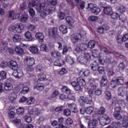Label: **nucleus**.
<instances>
[{
    "mask_svg": "<svg viewBox=\"0 0 128 128\" xmlns=\"http://www.w3.org/2000/svg\"><path fill=\"white\" fill-rule=\"evenodd\" d=\"M82 38V36L80 33H77L74 36H71V40L72 42H76V40H81Z\"/></svg>",
    "mask_w": 128,
    "mask_h": 128,
    "instance_id": "aec40b11",
    "label": "nucleus"
},
{
    "mask_svg": "<svg viewBox=\"0 0 128 128\" xmlns=\"http://www.w3.org/2000/svg\"><path fill=\"white\" fill-rule=\"evenodd\" d=\"M99 48L100 50H102V52H104L106 54H114L115 56H117L118 58V56H120V58H124V60H126V58L124 56L122 55H120L119 53H118L116 52H110L106 48H105L104 47V46L102 45L99 46Z\"/></svg>",
    "mask_w": 128,
    "mask_h": 128,
    "instance_id": "0eeeda50",
    "label": "nucleus"
},
{
    "mask_svg": "<svg viewBox=\"0 0 128 128\" xmlns=\"http://www.w3.org/2000/svg\"><path fill=\"white\" fill-rule=\"evenodd\" d=\"M90 66L92 70L94 71L96 70L98 68V64L96 61L92 62Z\"/></svg>",
    "mask_w": 128,
    "mask_h": 128,
    "instance_id": "58836bf2",
    "label": "nucleus"
},
{
    "mask_svg": "<svg viewBox=\"0 0 128 128\" xmlns=\"http://www.w3.org/2000/svg\"><path fill=\"white\" fill-rule=\"evenodd\" d=\"M77 82L76 81L71 82L70 84L73 86L75 90H80L82 88L86 86V80L82 78H76Z\"/></svg>",
    "mask_w": 128,
    "mask_h": 128,
    "instance_id": "f03ea898",
    "label": "nucleus"
},
{
    "mask_svg": "<svg viewBox=\"0 0 128 128\" xmlns=\"http://www.w3.org/2000/svg\"><path fill=\"white\" fill-rule=\"evenodd\" d=\"M112 104H118L119 106H123V108H124L126 106V102H124V100H120L118 101H112Z\"/></svg>",
    "mask_w": 128,
    "mask_h": 128,
    "instance_id": "c03bdc74",
    "label": "nucleus"
},
{
    "mask_svg": "<svg viewBox=\"0 0 128 128\" xmlns=\"http://www.w3.org/2000/svg\"><path fill=\"white\" fill-rule=\"evenodd\" d=\"M98 122L96 120H90L88 124V128H96L98 126Z\"/></svg>",
    "mask_w": 128,
    "mask_h": 128,
    "instance_id": "dca6fc26",
    "label": "nucleus"
},
{
    "mask_svg": "<svg viewBox=\"0 0 128 128\" xmlns=\"http://www.w3.org/2000/svg\"><path fill=\"white\" fill-rule=\"evenodd\" d=\"M115 80H116V84L118 86H122L124 84V76H120L116 78Z\"/></svg>",
    "mask_w": 128,
    "mask_h": 128,
    "instance_id": "412c9836",
    "label": "nucleus"
},
{
    "mask_svg": "<svg viewBox=\"0 0 128 128\" xmlns=\"http://www.w3.org/2000/svg\"><path fill=\"white\" fill-rule=\"evenodd\" d=\"M59 30H60V32L63 34H64L68 32V28H66V26L64 25H60L59 27Z\"/></svg>",
    "mask_w": 128,
    "mask_h": 128,
    "instance_id": "72a5a7b5",
    "label": "nucleus"
},
{
    "mask_svg": "<svg viewBox=\"0 0 128 128\" xmlns=\"http://www.w3.org/2000/svg\"><path fill=\"white\" fill-rule=\"evenodd\" d=\"M90 70L86 68L82 69L80 72V76L83 78H84V76H88L90 75Z\"/></svg>",
    "mask_w": 128,
    "mask_h": 128,
    "instance_id": "5701e85b",
    "label": "nucleus"
},
{
    "mask_svg": "<svg viewBox=\"0 0 128 128\" xmlns=\"http://www.w3.org/2000/svg\"><path fill=\"white\" fill-rule=\"evenodd\" d=\"M30 114H32L34 116H38L40 114V110L38 108L30 111Z\"/></svg>",
    "mask_w": 128,
    "mask_h": 128,
    "instance_id": "393cba45",
    "label": "nucleus"
},
{
    "mask_svg": "<svg viewBox=\"0 0 128 128\" xmlns=\"http://www.w3.org/2000/svg\"><path fill=\"white\" fill-rule=\"evenodd\" d=\"M117 40L118 42H126L128 40V34H126L123 35L122 36V39L120 38V37L118 36L117 38Z\"/></svg>",
    "mask_w": 128,
    "mask_h": 128,
    "instance_id": "bb28decb",
    "label": "nucleus"
},
{
    "mask_svg": "<svg viewBox=\"0 0 128 128\" xmlns=\"http://www.w3.org/2000/svg\"><path fill=\"white\" fill-rule=\"evenodd\" d=\"M9 67L10 68H12V70H16V69L18 68V65L16 62L14 60H11L9 62Z\"/></svg>",
    "mask_w": 128,
    "mask_h": 128,
    "instance_id": "6ab92c4d",
    "label": "nucleus"
},
{
    "mask_svg": "<svg viewBox=\"0 0 128 128\" xmlns=\"http://www.w3.org/2000/svg\"><path fill=\"white\" fill-rule=\"evenodd\" d=\"M24 36L27 42H34V38L32 32H30V31L26 32L24 34Z\"/></svg>",
    "mask_w": 128,
    "mask_h": 128,
    "instance_id": "f8f14e48",
    "label": "nucleus"
},
{
    "mask_svg": "<svg viewBox=\"0 0 128 128\" xmlns=\"http://www.w3.org/2000/svg\"><path fill=\"white\" fill-rule=\"evenodd\" d=\"M87 46L89 48H94L96 46V42L94 40H90Z\"/></svg>",
    "mask_w": 128,
    "mask_h": 128,
    "instance_id": "49530a36",
    "label": "nucleus"
},
{
    "mask_svg": "<svg viewBox=\"0 0 128 128\" xmlns=\"http://www.w3.org/2000/svg\"><path fill=\"white\" fill-rule=\"evenodd\" d=\"M78 102L80 106H84V104H92V97L90 96H88L86 97L84 96H80L78 100Z\"/></svg>",
    "mask_w": 128,
    "mask_h": 128,
    "instance_id": "39448f33",
    "label": "nucleus"
},
{
    "mask_svg": "<svg viewBox=\"0 0 128 128\" xmlns=\"http://www.w3.org/2000/svg\"><path fill=\"white\" fill-rule=\"evenodd\" d=\"M92 12L94 14H98L100 12V8L95 6Z\"/></svg>",
    "mask_w": 128,
    "mask_h": 128,
    "instance_id": "3c124183",
    "label": "nucleus"
},
{
    "mask_svg": "<svg viewBox=\"0 0 128 128\" xmlns=\"http://www.w3.org/2000/svg\"><path fill=\"white\" fill-rule=\"evenodd\" d=\"M13 42H20L22 40V36L18 34H15L12 37Z\"/></svg>",
    "mask_w": 128,
    "mask_h": 128,
    "instance_id": "b1692460",
    "label": "nucleus"
},
{
    "mask_svg": "<svg viewBox=\"0 0 128 128\" xmlns=\"http://www.w3.org/2000/svg\"><path fill=\"white\" fill-rule=\"evenodd\" d=\"M9 30H14L17 34H22L24 30V25L22 23H17L15 26L12 25L10 26Z\"/></svg>",
    "mask_w": 128,
    "mask_h": 128,
    "instance_id": "423d86ee",
    "label": "nucleus"
},
{
    "mask_svg": "<svg viewBox=\"0 0 128 128\" xmlns=\"http://www.w3.org/2000/svg\"><path fill=\"white\" fill-rule=\"evenodd\" d=\"M51 56L53 58H60V53L57 50H52L51 52Z\"/></svg>",
    "mask_w": 128,
    "mask_h": 128,
    "instance_id": "37998d69",
    "label": "nucleus"
},
{
    "mask_svg": "<svg viewBox=\"0 0 128 128\" xmlns=\"http://www.w3.org/2000/svg\"><path fill=\"white\" fill-rule=\"evenodd\" d=\"M100 124L101 126H104L110 123L106 122V120H104V118H100Z\"/></svg>",
    "mask_w": 128,
    "mask_h": 128,
    "instance_id": "5fc2aeb1",
    "label": "nucleus"
},
{
    "mask_svg": "<svg viewBox=\"0 0 128 128\" xmlns=\"http://www.w3.org/2000/svg\"><path fill=\"white\" fill-rule=\"evenodd\" d=\"M92 56L93 58H96L102 56H100V52L97 49L92 50Z\"/></svg>",
    "mask_w": 128,
    "mask_h": 128,
    "instance_id": "2f4dec72",
    "label": "nucleus"
},
{
    "mask_svg": "<svg viewBox=\"0 0 128 128\" xmlns=\"http://www.w3.org/2000/svg\"><path fill=\"white\" fill-rule=\"evenodd\" d=\"M13 76L16 78H20L24 76V72L20 70H14L13 72Z\"/></svg>",
    "mask_w": 128,
    "mask_h": 128,
    "instance_id": "ddd939ff",
    "label": "nucleus"
},
{
    "mask_svg": "<svg viewBox=\"0 0 128 128\" xmlns=\"http://www.w3.org/2000/svg\"><path fill=\"white\" fill-rule=\"evenodd\" d=\"M104 96L108 100H110L112 98V93L110 91L105 92Z\"/></svg>",
    "mask_w": 128,
    "mask_h": 128,
    "instance_id": "603ef678",
    "label": "nucleus"
},
{
    "mask_svg": "<svg viewBox=\"0 0 128 128\" xmlns=\"http://www.w3.org/2000/svg\"><path fill=\"white\" fill-rule=\"evenodd\" d=\"M24 62L25 64L30 66H33L36 62L34 58L31 57H27Z\"/></svg>",
    "mask_w": 128,
    "mask_h": 128,
    "instance_id": "9d476101",
    "label": "nucleus"
},
{
    "mask_svg": "<svg viewBox=\"0 0 128 128\" xmlns=\"http://www.w3.org/2000/svg\"><path fill=\"white\" fill-rule=\"evenodd\" d=\"M126 68V65L122 62H120L118 66L119 70H122Z\"/></svg>",
    "mask_w": 128,
    "mask_h": 128,
    "instance_id": "774afa93",
    "label": "nucleus"
},
{
    "mask_svg": "<svg viewBox=\"0 0 128 128\" xmlns=\"http://www.w3.org/2000/svg\"><path fill=\"white\" fill-rule=\"evenodd\" d=\"M120 108L116 107L115 108L114 112L113 114L114 118L116 120H122V124H120V126H122L126 125L128 121V116H124L122 117V115L120 114ZM126 122L127 123L126 124Z\"/></svg>",
    "mask_w": 128,
    "mask_h": 128,
    "instance_id": "7ed1b4c3",
    "label": "nucleus"
},
{
    "mask_svg": "<svg viewBox=\"0 0 128 128\" xmlns=\"http://www.w3.org/2000/svg\"><path fill=\"white\" fill-rule=\"evenodd\" d=\"M27 28L29 30H36V26L32 24H28V26H27Z\"/></svg>",
    "mask_w": 128,
    "mask_h": 128,
    "instance_id": "0e129e2a",
    "label": "nucleus"
},
{
    "mask_svg": "<svg viewBox=\"0 0 128 128\" xmlns=\"http://www.w3.org/2000/svg\"><path fill=\"white\" fill-rule=\"evenodd\" d=\"M14 90V85L12 83L6 82L5 83L4 86V90L6 92H8L10 90Z\"/></svg>",
    "mask_w": 128,
    "mask_h": 128,
    "instance_id": "a211bd4d",
    "label": "nucleus"
},
{
    "mask_svg": "<svg viewBox=\"0 0 128 128\" xmlns=\"http://www.w3.org/2000/svg\"><path fill=\"white\" fill-rule=\"evenodd\" d=\"M35 102L36 99L34 97H30L27 99L26 104L28 106H30V104H34Z\"/></svg>",
    "mask_w": 128,
    "mask_h": 128,
    "instance_id": "ea45409f",
    "label": "nucleus"
},
{
    "mask_svg": "<svg viewBox=\"0 0 128 128\" xmlns=\"http://www.w3.org/2000/svg\"><path fill=\"white\" fill-rule=\"evenodd\" d=\"M110 16L112 20H118V18H120V14L118 13H113L112 12V14Z\"/></svg>",
    "mask_w": 128,
    "mask_h": 128,
    "instance_id": "864d4df0",
    "label": "nucleus"
},
{
    "mask_svg": "<svg viewBox=\"0 0 128 128\" xmlns=\"http://www.w3.org/2000/svg\"><path fill=\"white\" fill-rule=\"evenodd\" d=\"M66 21L67 22V24H68L69 27L70 28H74V26L75 21L74 20V18H72V16H68L66 17Z\"/></svg>",
    "mask_w": 128,
    "mask_h": 128,
    "instance_id": "9b49d317",
    "label": "nucleus"
},
{
    "mask_svg": "<svg viewBox=\"0 0 128 128\" xmlns=\"http://www.w3.org/2000/svg\"><path fill=\"white\" fill-rule=\"evenodd\" d=\"M35 38L38 40L40 42H44V36L42 33L40 32H36L35 34Z\"/></svg>",
    "mask_w": 128,
    "mask_h": 128,
    "instance_id": "f3484780",
    "label": "nucleus"
},
{
    "mask_svg": "<svg viewBox=\"0 0 128 128\" xmlns=\"http://www.w3.org/2000/svg\"><path fill=\"white\" fill-rule=\"evenodd\" d=\"M64 64V60L62 58L57 60L54 62V66H62Z\"/></svg>",
    "mask_w": 128,
    "mask_h": 128,
    "instance_id": "cd10ccee",
    "label": "nucleus"
},
{
    "mask_svg": "<svg viewBox=\"0 0 128 128\" xmlns=\"http://www.w3.org/2000/svg\"><path fill=\"white\" fill-rule=\"evenodd\" d=\"M58 18L60 20H64L66 17V14L62 12H60L58 14Z\"/></svg>",
    "mask_w": 128,
    "mask_h": 128,
    "instance_id": "4d7b16f0",
    "label": "nucleus"
},
{
    "mask_svg": "<svg viewBox=\"0 0 128 128\" xmlns=\"http://www.w3.org/2000/svg\"><path fill=\"white\" fill-rule=\"evenodd\" d=\"M80 47L81 48V50L82 52V50H88V44H80Z\"/></svg>",
    "mask_w": 128,
    "mask_h": 128,
    "instance_id": "052dcab7",
    "label": "nucleus"
},
{
    "mask_svg": "<svg viewBox=\"0 0 128 128\" xmlns=\"http://www.w3.org/2000/svg\"><path fill=\"white\" fill-rule=\"evenodd\" d=\"M58 33V28H52L49 32V34L50 36H58V34H56Z\"/></svg>",
    "mask_w": 128,
    "mask_h": 128,
    "instance_id": "c756f323",
    "label": "nucleus"
},
{
    "mask_svg": "<svg viewBox=\"0 0 128 128\" xmlns=\"http://www.w3.org/2000/svg\"><path fill=\"white\" fill-rule=\"evenodd\" d=\"M94 109L92 106H88L86 110V112L87 114H90L94 112Z\"/></svg>",
    "mask_w": 128,
    "mask_h": 128,
    "instance_id": "a18cd8bd",
    "label": "nucleus"
},
{
    "mask_svg": "<svg viewBox=\"0 0 128 128\" xmlns=\"http://www.w3.org/2000/svg\"><path fill=\"white\" fill-rule=\"evenodd\" d=\"M108 84V77L106 75H104L101 78L100 82V84L101 86H106Z\"/></svg>",
    "mask_w": 128,
    "mask_h": 128,
    "instance_id": "2eb2a0df",
    "label": "nucleus"
},
{
    "mask_svg": "<svg viewBox=\"0 0 128 128\" xmlns=\"http://www.w3.org/2000/svg\"><path fill=\"white\" fill-rule=\"evenodd\" d=\"M67 2L69 4L68 6L69 10H74V3L70 0H68Z\"/></svg>",
    "mask_w": 128,
    "mask_h": 128,
    "instance_id": "13d9d810",
    "label": "nucleus"
},
{
    "mask_svg": "<svg viewBox=\"0 0 128 128\" xmlns=\"http://www.w3.org/2000/svg\"><path fill=\"white\" fill-rule=\"evenodd\" d=\"M128 89L124 86H120L118 89V94L120 96H124L126 94Z\"/></svg>",
    "mask_w": 128,
    "mask_h": 128,
    "instance_id": "4468645a",
    "label": "nucleus"
},
{
    "mask_svg": "<svg viewBox=\"0 0 128 128\" xmlns=\"http://www.w3.org/2000/svg\"><path fill=\"white\" fill-rule=\"evenodd\" d=\"M30 90V88L28 86H24L22 88V90L21 91V93L23 94H28V91Z\"/></svg>",
    "mask_w": 128,
    "mask_h": 128,
    "instance_id": "8fccbe9b",
    "label": "nucleus"
},
{
    "mask_svg": "<svg viewBox=\"0 0 128 128\" xmlns=\"http://www.w3.org/2000/svg\"><path fill=\"white\" fill-rule=\"evenodd\" d=\"M28 20V16L26 14H22L20 18V22H24V23L26 22Z\"/></svg>",
    "mask_w": 128,
    "mask_h": 128,
    "instance_id": "473e14b6",
    "label": "nucleus"
},
{
    "mask_svg": "<svg viewBox=\"0 0 128 128\" xmlns=\"http://www.w3.org/2000/svg\"><path fill=\"white\" fill-rule=\"evenodd\" d=\"M24 112V108L22 107H20L16 110L17 114H22Z\"/></svg>",
    "mask_w": 128,
    "mask_h": 128,
    "instance_id": "6e6d98bb",
    "label": "nucleus"
},
{
    "mask_svg": "<svg viewBox=\"0 0 128 128\" xmlns=\"http://www.w3.org/2000/svg\"><path fill=\"white\" fill-rule=\"evenodd\" d=\"M68 107L72 112H78V108H76V104H68Z\"/></svg>",
    "mask_w": 128,
    "mask_h": 128,
    "instance_id": "a878e982",
    "label": "nucleus"
},
{
    "mask_svg": "<svg viewBox=\"0 0 128 128\" xmlns=\"http://www.w3.org/2000/svg\"><path fill=\"white\" fill-rule=\"evenodd\" d=\"M116 80H112V81L110 82V86L113 88H116Z\"/></svg>",
    "mask_w": 128,
    "mask_h": 128,
    "instance_id": "bf43d9fd",
    "label": "nucleus"
},
{
    "mask_svg": "<svg viewBox=\"0 0 128 128\" xmlns=\"http://www.w3.org/2000/svg\"><path fill=\"white\" fill-rule=\"evenodd\" d=\"M14 51L17 54H18V56H22V54H24V50L20 46H16L14 49Z\"/></svg>",
    "mask_w": 128,
    "mask_h": 128,
    "instance_id": "7c9ffc66",
    "label": "nucleus"
},
{
    "mask_svg": "<svg viewBox=\"0 0 128 128\" xmlns=\"http://www.w3.org/2000/svg\"><path fill=\"white\" fill-rule=\"evenodd\" d=\"M72 51V48L69 46H64L62 52V54H66L68 52H71Z\"/></svg>",
    "mask_w": 128,
    "mask_h": 128,
    "instance_id": "a19ab883",
    "label": "nucleus"
},
{
    "mask_svg": "<svg viewBox=\"0 0 128 128\" xmlns=\"http://www.w3.org/2000/svg\"><path fill=\"white\" fill-rule=\"evenodd\" d=\"M0 76L2 80L6 78V71H2L0 73Z\"/></svg>",
    "mask_w": 128,
    "mask_h": 128,
    "instance_id": "680f3d73",
    "label": "nucleus"
},
{
    "mask_svg": "<svg viewBox=\"0 0 128 128\" xmlns=\"http://www.w3.org/2000/svg\"><path fill=\"white\" fill-rule=\"evenodd\" d=\"M98 62L100 64H106V60L104 59V57H102V56H100L98 58Z\"/></svg>",
    "mask_w": 128,
    "mask_h": 128,
    "instance_id": "69168bd1",
    "label": "nucleus"
},
{
    "mask_svg": "<svg viewBox=\"0 0 128 128\" xmlns=\"http://www.w3.org/2000/svg\"><path fill=\"white\" fill-rule=\"evenodd\" d=\"M62 92L64 94H70L72 92L70 89V88L66 86H63L62 87Z\"/></svg>",
    "mask_w": 128,
    "mask_h": 128,
    "instance_id": "f704fd0d",
    "label": "nucleus"
},
{
    "mask_svg": "<svg viewBox=\"0 0 128 128\" xmlns=\"http://www.w3.org/2000/svg\"><path fill=\"white\" fill-rule=\"evenodd\" d=\"M104 12L107 16H110L112 14V9L110 7H105L104 9Z\"/></svg>",
    "mask_w": 128,
    "mask_h": 128,
    "instance_id": "c85d7f7f",
    "label": "nucleus"
},
{
    "mask_svg": "<svg viewBox=\"0 0 128 128\" xmlns=\"http://www.w3.org/2000/svg\"><path fill=\"white\" fill-rule=\"evenodd\" d=\"M29 50L32 52V54H38V48L36 45L30 46Z\"/></svg>",
    "mask_w": 128,
    "mask_h": 128,
    "instance_id": "4be33fe9",
    "label": "nucleus"
},
{
    "mask_svg": "<svg viewBox=\"0 0 128 128\" xmlns=\"http://www.w3.org/2000/svg\"><path fill=\"white\" fill-rule=\"evenodd\" d=\"M7 16L12 20H16L20 18V14L16 13L14 10H10L8 12Z\"/></svg>",
    "mask_w": 128,
    "mask_h": 128,
    "instance_id": "1a4fd4ad",
    "label": "nucleus"
},
{
    "mask_svg": "<svg viewBox=\"0 0 128 128\" xmlns=\"http://www.w3.org/2000/svg\"><path fill=\"white\" fill-rule=\"evenodd\" d=\"M117 10L119 12L120 14H122L124 12H126V7L124 6H119L117 8Z\"/></svg>",
    "mask_w": 128,
    "mask_h": 128,
    "instance_id": "de8ad7c7",
    "label": "nucleus"
},
{
    "mask_svg": "<svg viewBox=\"0 0 128 128\" xmlns=\"http://www.w3.org/2000/svg\"><path fill=\"white\" fill-rule=\"evenodd\" d=\"M58 95V91L55 90L51 94V96L48 98V100H52L54 98H56V96Z\"/></svg>",
    "mask_w": 128,
    "mask_h": 128,
    "instance_id": "79ce46f5",
    "label": "nucleus"
},
{
    "mask_svg": "<svg viewBox=\"0 0 128 128\" xmlns=\"http://www.w3.org/2000/svg\"><path fill=\"white\" fill-rule=\"evenodd\" d=\"M36 1H32V2L28 4V8H29L28 12L30 14V15L32 18H34V16H36V12H34V9L32 8H34L36 6Z\"/></svg>",
    "mask_w": 128,
    "mask_h": 128,
    "instance_id": "6e6552de",
    "label": "nucleus"
},
{
    "mask_svg": "<svg viewBox=\"0 0 128 128\" xmlns=\"http://www.w3.org/2000/svg\"><path fill=\"white\" fill-rule=\"evenodd\" d=\"M65 60L66 62L70 64H74V58H72V57H70V56H66Z\"/></svg>",
    "mask_w": 128,
    "mask_h": 128,
    "instance_id": "e433bc0d",
    "label": "nucleus"
},
{
    "mask_svg": "<svg viewBox=\"0 0 128 128\" xmlns=\"http://www.w3.org/2000/svg\"><path fill=\"white\" fill-rule=\"evenodd\" d=\"M8 98L12 102V100H14L16 98V94L14 92L11 93L9 94Z\"/></svg>",
    "mask_w": 128,
    "mask_h": 128,
    "instance_id": "09e8293b",
    "label": "nucleus"
},
{
    "mask_svg": "<svg viewBox=\"0 0 128 128\" xmlns=\"http://www.w3.org/2000/svg\"><path fill=\"white\" fill-rule=\"evenodd\" d=\"M21 122H22V120H20V119H18L16 118L12 120V122H14V124L17 126H19V124H20Z\"/></svg>",
    "mask_w": 128,
    "mask_h": 128,
    "instance_id": "e2e57ef3",
    "label": "nucleus"
},
{
    "mask_svg": "<svg viewBox=\"0 0 128 128\" xmlns=\"http://www.w3.org/2000/svg\"><path fill=\"white\" fill-rule=\"evenodd\" d=\"M34 88L38 89V90L41 92V90H44V85L42 84H38L36 86H34Z\"/></svg>",
    "mask_w": 128,
    "mask_h": 128,
    "instance_id": "4c0bfd02",
    "label": "nucleus"
},
{
    "mask_svg": "<svg viewBox=\"0 0 128 128\" xmlns=\"http://www.w3.org/2000/svg\"><path fill=\"white\" fill-rule=\"evenodd\" d=\"M56 4H58V0H44L42 3L37 4L36 8L40 12L41 18H44V16L56 10L54 7L50 8V4L56 6Z\"/></svg>",
    "mask_w": 128,
    "mask_h": 128,
    "instance_id": "f257e3e1",
    "label": "nucleus"
},
{
    "mask_svg": "<svg viewBox=\"0 0 128 128\" xmlns=\"http://www.w3.org/2000/svg\"><path fill=\"white\" fill-rule=\"evenodd\" d=\"M98 79H94V78H88V84H90V86L88 88V94L90 96H94V90L96 89L97 86H96V82H98Z\"/></svg>",
    "mask_w": 128,
    "mask_h": 128,
    "instance_id": "20e7f679",
    "label": "nucleus"
},
{
    "mask_svg": "<svg viewBox=\"0 0 128 128\" xmlns=\"http://www.w3.org/2000/svg\"><path fill=\"white\" fill-rule=\"evenodd\" d=\"M78 60L80 64H86V62H88L87 60L82 56H80L78 58Z\"/></svg>",
    "mask_w": 128,
    "mask_h": 128,
    "instance_id": "c9c22d12",
    "label": "nucleus"
},
{
    "mask_svg": "<svg viewBox=\"0 0 128 128\" xmlns=\"http://www.w3.org/2000/svg\"><path fill=\"white\" fill-rule=\"evenodd\" d=\"M98 70L100 74H104V68L100 66L98 68Z\"/></svg>",
    "mask_w": 128,
    "mask_h": 128,
    "instance_id": "338daca9",
    "label": "nucleus"
}]
</instances>
